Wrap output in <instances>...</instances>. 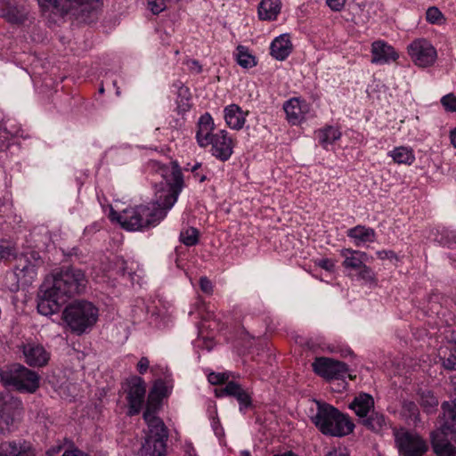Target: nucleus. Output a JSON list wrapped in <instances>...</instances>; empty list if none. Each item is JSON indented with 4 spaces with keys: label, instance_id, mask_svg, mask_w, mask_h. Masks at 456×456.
Masks as SVG:
<instances>
[{
    "label": "nucleus",
    "instance_id": "obj_5",
    "mask_svg": "<svg viewBox=\"0 0 456 456\" xmlns=\"http://www.w3.org/2000/svg\"><path fill=\"white\" fill-rule=\"evenodd\" d=\"M99 309L90 301L75 300L62 312V319L69 328L80 335L91 330L97 322Z\"/></svg>",
    "mask_w": 456,
    "mask_h": 456
},
{
    "label": "nucleus",
    "instance_id": "obj_24",
    "mask_svg": "<svg viewBox=\"0 0 456 456\" xmlns=\"http://www.w3.org/2000/svg\"><path fill=\"white\" fill-rule=\"evenodd\" d=\"M293 50L291 36L289 33L281 34L273 38L270 45V54L277 61L286 60Z\"/></svg>",
    "mask_w": 456,
    "mask_h": 456
},
{
    "label": "nucleus",
    "instance_id": "obj_41",
    "mask_svg": "<svg viewBox=\"0 0 456 456\" xmlns=\"http://www.w3.org/2000/svg\"><path fill=\"white\" fill-rule=\"evenodd\" d=\"M426 19L431 24L441 25L445 19L441 11L435 6L429 7L426 12Z\"/></svg>",
    "mask_w": 456,
    "mask_h": 456
},
{
    "label": "nucleus",
    "instance_id": "obj_35",
    "mask_svg": "<svg viewBox=\"0 0 456 456\" xmlns=\"http://www.w3.org/2000/svg\"><path fill=\"white\" fill-rule=\"evenodd\" d=\"M173 322V314L167 309L158 308L153 311L150 316V324L153 325L156 329H165L168 327Z\"/></svg>",
    "mask_w": 456,
    "mask_h": 456
},
{
    "label": "nucleus",
    "instance_id": "obj_29",
    "mask_svg": "<svg viewBox=\"0 0 456 456\" xmlns=\"http://www.w3.org/2000/svg\"><path fill=\"white\" fill-rule=\"evenodd\" d=\"M281 10V0H261L257 8V15L261 20L273 21L277 20Z\"/></svg>",
    "mask_w": 456,
    "mask_h": 456
},
{
    "label": "nucleus",
    "instance_id": "obj_57",
    "mask_svg": "<svg viewBox=\"0 0 456 456\" xmlns=\"http://www.w3.org/2000/svg\"><path fill=\"white\" fill-rule=\"evenodd\" d=\"M450 140L452 146L456 149V128L451 131Z\"/></svg>",
    "mask_w": 456,
    "mask_h": 456
},
{
    "label": "nucleus",
    "instance_id": "obj_44",
    "mask_svg": "<svg viewBox=\"0 0 456 456\" xmlns=\"http://www.w3.org/2000/svg\"><path fill=\"white\" fill-rule=\"evenodd\" d=\"M156 368V366H150V361L147 357H142L136 364V370L141 375H143L148 370H151V372L155 376L157 375Z\"/></svg>",
    "mask_w": 456,
    "mask_h": 456
},
{
    "label": "nucleus",
    "instance_id": "obj_26",
    "mask_svg": "<svg viewBox=\"0 0 456 456\" xmlns=\"http://www.w3.org/2000/svg\"><path fill=\"white\" fill-rule=\"evenodd\" d=\"M122 390L126 395V399H144L146 383L141 377L133 375L122 383Z\"/></svg>",
    "mask_w": 456,
    "mask_h": 456
},
{
    "label": "nucleus",
    "instance_id": "obj_3",
    "mask_svg": "<svg viewBox=\"0 0 456 456\" xmlns=\"http://www.w3.org/2000/svg\"><path fill=\"white\" fill-rule=\"evenodd\" d=\"M128 414L133 416L142 410V418L147 424L144 442L138 452L139 456H167L168 429L159 417L162 401H128Z\"/></svg>",
    "mask_w": 456,
    "mask_h": 456
},
{
    "label": "nucleus",
    "instance_id": "obj_22",
    "mask_svg": "<svg viewBox=\"0 0 456 456\" xmlns=\"http://www.w3.org/2000/svg\"><path fill=\"white\" fill-rule=\"evenodd\" d=\"M371 62L377 65L389 64L399 58L395 49L382 40H377L371 45Z\"/></svg>",
    "mask_w": 456,
    "mask_h": 456
},
{
    "label": "nucleus",
    "instance_id": "obj_13",
    "mask_svg": "<svg viewBox=\"0 0 456 456\" xmlns=\"http://www.w3.org/2000/svg\"><path fill=\"white\" fill-rule=\"evenodd\" d=\"M407 53L412 63L421 69L434 66L438 57L436 47L426 38H416L411 42Z\"/></svg>",
    "mask_w": 456,
    "mask_h": 456
},
{
    "label": "nucleus",
    "instance_id": "obj_50",
    "mask_svg": "<svg viewBox=\"0 0 456 456\" xmlns=\"http://www.w3.org/2000/svg\"><path fill=\"white\" fill-rule=\"evenodd\" d=\"M317 265L329 273H333L335 270V263L329 258H322L317 261Z\"/></svg>",
    "mask_w": 456,
    "mask_h": 456
},
{
    "label": "nucleus",
    "instance_id": "obj_36",
    "mask_svg": "<svg viewBox=\"0 0 456 456\" xmlns=\"http://www.w3.org/2000/svg\"><path fill=\"white\" fill-rule=\"evenodd\" d=\"M235 56L238 64L244 69H250L256 65L255 56H253L248 49L245 46H238L236 49Z\"/></svg>",
    "mask_w": 456,
    "mask_h": 456
},
{
    "label": "nucleus",
    "instance_id": "obj_20",
    "mask_svg": "<svg viewBox=\"0 0 456 456\" xmlns=\"http://www.w3.org/2000/svg\"><path fill=\"white\" fill-rule=\"evenodd\" d=\"M212 154L217 159L224 161L232 154L233 141L225 130H219L212 136Z\"/></svg>",
    "mask_w": 456,
    "mask_h": 456
},
{
    "label": "nucleus",
    "instance_id": "obj_40",
    "mask_svg": "<svg viewBox=\"0 0 456 456\" xmlns=\"http://www.w3.org/2000/svg\"><path fill=\"white\" fill-rule=\"evenodd\" d=\"M180 240L186 246H193L199 240L198 231L192 227L185 228L180 233Z\"/></svg>",
    "mask_w": 456,
    "mask_h": 456
},
{
    "label": "nucleus",
    "instance_id": "obj_23",
    "mask_svg": "<svg viewBox=\"0 0 456 456\" xmlns=\"http://www.w3.org/2000/svg\"><path fill=\"white\" fill-rule=\"evenodd\" d=\"M346 235L353 241L355 247H369L370 243L377 240V233L371 227L366 225H356L346 232Z\"/></svg>",
    "mask_w": 456,
    "mask_h": 456
},
{
    "label": "nucleus",
    "instance_id": "obj_34",
    "mask_svg": "<svg viewBox=\"0 0 456 456\" xmlns=\"http://www.w3.org/2000/svg\"><path fill=\"white\" fill-rule=\"evenodd\" d=\"M340 131L334 126H327L316 132V139L321 146L329 150L340 138Z\"/></svg>",
    "mask_w": 456,
    "mask_h": 456
},
{
    "label": "nucleus",
    "instance_id": "obj_64",
    "mask_svg": "<svg viewBox=\"0 0 456 456\" xmlns=\"http://www.w3.org/2000/svg\"><path fill=\"white\" fill-rule=\"evenodd\" d=\"M163 43H164V44H168L169 42H168V41H165V40H163Z\"/></svg>",
    "mask_w": 456,
    "mask_h": 456
},
{
    "label": "nucleus",
    "instance_id": "obj_11",
    "mask_svg": "<svg viewBox=\"0 0 456 456\" xmlns=\"http://www.w3.org/2000/svg\"><path fill=\"white\" fill-rule=\"evenodd\" d=\"M20 127L16 121L11 118L0 120V161L8 166V161H15L14 155L20 151L16 143L11 142L12 137L18 136Z\"/></svg>",
    "mask_w": 456,
    "mask_h": 456
},
{
    "label": "nucleus",
    "instance_id": "obj_58",
    "mask_svg": "<svg viewBox=\"0 0 456 456\" xmlns=\"http://www.w3.org/2000/svg\"><path fill=\"white\" fill-rule=\"evenodd\" d=\"M273 456H297V455L296 453H294L293 452L289 451V452H286L283 453L274 454Z\"/></svg>",
    "mask_w": 456,
    "mask_h": 456
},
{
    "label": "nucleus",
    "instance_id": "obj_17",
    "mask_svg": "<svg viewBox=\"0 0 456 456\" xmlns=\"http://www.w3.org/2000/svg\"><path fill=\"white\" fill-rule=\"evenodd\" d=\"M25 362L31 367H44L51 358V353L39 342L29 339L21 346Z\"/></svg>",
    "mask_w": 456,
    "mask_h": 456
},
{
    "label": "nucleus",
    "instance_id": "obj_14",
    "mask_svg": "<svg viewBox=\"0 0 456 456\" xmlns=\"http://www.w3.org/2000/svg\"><path fill=\"white\" fill-rule=\"evenodd\" d=\"M44 11L64 14L71 10H79L81 12L96 9L100 0H37Z\"/></svg>",
    "mask_w": 456,
    "mask_h": 456
},
{
    "label": "nucleus",
    "instance_id": "obj_37",
    "mask_svg": "<svg viewBox=\"0 0 456 456\" xmlns=\"http://www.w3.org/2000/svg\"><path fill=\"white\" fill-rule=\"evenodd\" d=\"M0 456H30V454L19 451L16 443L5 442L0 444Z\"/></svg>",
    "mask_w": 456,
    "mask_h": 456
},
{
    "label": "nucleus",
    "instance_id": "obj_21",
    "mask_svg": "<svg viewBox=\"0 0 456 456\" xmlns=\"http://www.w3.org/2000/svg\"><path fill=\"white\" fill-rule=\"evenodd\" d=\"M450 431L438 428L431 433V444L436 456H456V446L449 438Z\"/></svg>",
    "mask_w": 456,
    "mask_h": 456
},
{
    "label": "nucleus",
    "instance_id": "obj_47",
    "mask_svg": "<svg viewBox=\"0 0 456 456\" xmlns=\"http://www.w3.org/2000/svg\"><path fill=\"white\" fill-rule=\"evenodd\" d=\"M13 256V249L8 243H0V261L10 260Z\"/></svg>",
    "mask_w": 456,
    "mask_h": 456
},
{
    "label": "nucleus",
    "instance_id": "obj_30",
    "mask_svg": "<svg viewBox=\"0 0 456 456\" xmlns=\"http://www.w3.org/2000/svg\"><path fill=\"white\" fill-rule=\"evenodd\" d=\"M456 401H444L442 404V424L440 428L456 433Z\"/></svg>",
    "mask_w": 456,
    "mask_h": 456
},
{
    "label": "nucleus",
    "instance_id": "obj_56",
    "mask_svg": "<svg viewBox=\"0 0 456 456\" xmlns=\"http://www.w3.org/2000/svg\"><path fill=\"white\" fill-rule=\"evenodd\" d=\"M449 389L453 393V395L456 396V376L452 377L451 379V382L449 384Z\"/></svg>",
    "mask_w": 456,
    "mask_h": 456
},
{
    "label": "nucleus",
    "instance_id": "obj_61",
    "mask_svg": "<svg viewBox=\"0 0 456 456\" xmlns=\"http://www.w3.org/2000/svg\"><path fill=\"white\" fill-rule=\"evenodd\" d=\"M451 436H452V439H453V441L456 443V432L451 433Z\"/></svg>",
    "mask_w": 456,
    "mask_h": 456
},
{
    "label": "nucleus",
    "instance_id": "obj_31",
    "mask_svg": "<svg viewBox=\"0 0 456 456\" xmlns=\"http://www.w3.org/2000/svg\"><path fill=\"white\" fill-rule=\"evenodd\" d=\"M387 156L398 165L411 166L416 159L413 149L405 145L393 148L387 152Z\"/></svg>",
    "mask_w": 456,
    "mask_h": 456
},
{
    "label": "nucleus",
    "instance_id": "obj_15",
    "mask_svg": "<svg viewBox=\"0 0 456 456\" xmlns=\"http://www.w3.org/2000/svg\"><path fill=\"white\" fill-rule=\"evenodd\" d=\"M374 401H352L349 408L362 419V424L369 429L379 432L385 425V419L374 410Z\"/></svg>",
    "mask_w": 456,
    "mask_h": 456
},
{
    "label": "nucleus",
    "instance_id": "obj_9",
    "mask_svg": "<svg viewBox=\"0 0 456 456\" xmlns=\"http://www.w3.org/2000/svg\"><path fill=\"white\" fill-rule=\"evenodd\" d=\"M394 436L399 456H423L428 449L427 442L415 432L395 429Z\"/></svg>",
    "mask_w": 456,
    "mask_h": 456
},
{
    "label": "nucleus",
    "instance_id": "obj_54",
    "mask_svg": "<svg viewBox=\"0 0 456 456\" xmlns=\"http://www.w3.org/2000/svg\"><path fill=\"white\" fill-rule=\"evenodd\" d=\"M253 401H240V411H246L254 407Z\"/></svg>",
    "mask_w": 456,
    "mask_h": 456
},
{
    "label": "nucleus",
    "instance_id": "obj_42",
    "mask_svg": "<svg viewBox=\"0 0 456 456\" xmlns=\"http://www.w3.org/2000/svg\"><path fill=\"white\" fill-rule=\"evenodd\" d=\"M444 232V229L441 227L432 228L429 231V235L428 236V239L450 247L451 244L449 240L443 235Z\"/></svg>",
    "mask_w": 456,
    "mask_h": 456
},
{
    "label": "nucleus",
    "instance_id": "obj_33",
    "mask_svg": "<svg viewBox=\"0 0 456 456\" xmlns=\"http://www.w3.org/2000/svg\"><path fill=\"white\" fill-rule=\"evenodd\" d=\"M16 401H0V431L11 425L19 413Z\"/></svg>",
    "mask_w": 456,
    "mask_h": 456
},
{
    "label": "nucleus",
    "instance_id": "obj_53",
    "mask_svg": "<svg viewBox=\"0 0 456 456\" xmlns=\"http://www.w3.org/2000/svg\"><path fill=\"white\" fill-rule=\"evenodd\" d=\"M61 456H88V455L78 449H72V450L66 451Z\"/></svg>",
    "mask_w": 456,
    "mask_h": 456
},
{
    "label": "nucleus",
    "instance_id": "obj_19",
    "mask_svg": "<svg viewBox=\"0 0 456 456\" xmlns=\"http://www.w3.org/2000/svg\"><path fill=\"white\" fill-rule=\"evenodd\" d=\"M288 121L291 125H299L311 116L309 103L300 98H292L283 105Z\"/></svg>",
    "mask_w": 456,
    "mask_h": 456
},
{
    "label": "nucleus",
    "instance_id": "obj_48",
    "mask_svg": "<svg viewBox=\"0 0 456 456\" xmlns=\"http://www.w3.org/2000/svg\"><path fill=\"white\" fill-rule=\"evenodd\" d=\"M346 378H343L342 379H332L330 381V388L331 391L335 393H340L346 387Z\"/></svg>",
    "mask_w": 456,
    "mask_h": 456
},
{
    "label": "nucleus",
    "instance_id": "obj_27",
    "mask_svg": "<svg viewBox=\"0 0 456 456\" xmlns=\"http://www.w3.org/2000/svg\"><path fill=\"white\" fill-rule=\"evenodd\" d=\"M402 398L405 397H419L420 399H428L432 397L431 391L424 384L412 383L411 378L405 377L403 380Z\"/></svg>",
    "mask_w": 456,
    "mask_h": 456
},
{
    "label": "nucleus",
    "instance_id": "obj_25",
    "mask_svg": "<svg viewBox=\"0 0 456 456\" xmlns=\"http://www.w3.org/2000/svg\"><path fill=\"white\" fill-rule=\"evenodd\" d=\"M248 115V110H243L234 103L229 104L224 109V121L231 129L240 130L245 125Z\"/></svg>",
    "mask_w": 456,
    "mask_h": 456
},
{
    "label": "nucleus",
    "instance_id": "obj_6",
    "mask_svg": "<svg viewBox=\"0 0 456 456\" xmlns=\"http://www.w3.org/2000/svg\"><path fill=\"white\" fill-rule=\"evenodd\" d=\"M14 258L16 260L14 270L6 277V286L12 291L17 290L20 285L30 284L37 277L40 264L39 256L34 251L15 256Z\"/></svg>",
    "mask_w": 456,
    "mask_h": 456
},
{
    "label": "nucleus",
    "instance_id": "obj_38",
    "mask_svg": "<svg viewBox=\"0 0 456 456\" xmlns=\"http://www.w3.org/2000/svg\"><path fill=\"white\" fill-rule=\"evenodd\" d=\"M172 91H174L178 98H181L182 108L185 110L189 107L190 92L189 89L183 85L182 82L178 81L172 85Z\"/></svg>",
    "mask_w": 456,
    "mask_h": 456
},
{
    "label": "nucleus",
    "instance_id": "obj_18",
    "mask_svg": "<svg viewBox=\"0 0 456 456\" xmlns=\"http://www.w3.org/2000/svg\"><path fill=\"white\" fill-rule=\"evenodd\" d=\"M28 12L24 0H0V16L10 23H22Z\"/></svg>",
    "mask_w": 456,
    "mask_h": 456
},
{
    "label": "nucleus",
    "instance_id": "obj_51",
    "mask_svg": "<svg viewBox=\"0 0 456 456\" xmlns=\"http://www.w3.org/2000/svg\"><path fill=\"white\" fill-rule=\"evenodd\" d=\"M185 65H186V68L191 72V73H194V74H199L202 71V67L201 65L199 63V61H195V60H188L186 62H185Z\"/></svg>",
    "mask_w": 456,
    "mask_h": 456
},
{
    "label": "nucleus",
    "instance_id": "obj_7",
    "mask_svg": "<svg viewBox=\"0 0 456 456\" xmlns=\"http://www.w3.org/2000/svg\"><path fill=\"white\" fill-rule=\"evenodd\" d=\"M2 383L5 387L20 391L34 392L39 386L38 375L21 364H13L0 372Z\"/></svg>",
    "mask_w": 456,
    "mask_h": 456
},
{
    "label": "nucleus",
    "instance_id": "obj_32",
    "mask_svg": "<svg viewBox=\"0 0 456 456\" xmlns=\"http://www.w3.org/2000/svg\"><path fill=\"white\" fill-rule=\"evenodd\" d=\"M173 390V380L169 375L163 379H156L153 382L148 399H163L170 396Z\"/></svg>",
    "mask_w": 456,
    "mask_h": 456
},
{
    "label": "nucleus",
    "instance_id": "obj_2",
    "mask_svg": "<svg viewBox=\"0 0 456 456\" xmlns=\"http://www.w3.org/2000/svg\"><path fill=\"white\" fill-rule=\"evenodd\" d=\"M86 284V275L79 269L67 267L55 271L41 286L38 313L45 316L58 313L69 299L82 294Z\"/></svg>",
    "mask_w": 456,
    "mask_h": 456
},
{
    "label": "nucleus",
    "instance_id": "obj_46",
    "mask_svg": "<svg viewBox=\"0 0 456 456\" xmlns=\"http://www.w3.org/2000/svg\"><path fill=\"white\" fill-rule=\"evenodd\" d=\"M385 85L379 81L374 79L367 87V94L371 98H379V95H375V93L381 92L382 89H385Z\"/></svg>",
    "mask_w": 456,
    "mask_h": 456
},
{
    "label": "nucleus",
    "instance_id": "obj_59",
    "mask_svg": "<svg viewBox=\"0 0 456 456\" xmlns=\"http://www.w3.org/2000/svg\"><path fill=\"white\" fill-rule=\"evenodd\" d=\"M239 456H250V452L248 451H241Z\"/></svg>",
    "mask_w": 456,
    "mask_h": 456
},
{
    "label": "nucleus",
    "instance_id": "obj_62",
    "mask_svg": "<svg viewBox=\"0 0 456 456\" xmlns=\"http://www.w3.org/2000/svg\"><path fill=\"white\" fill-rule=\"evenodd\" d=\"M200 166V164H196L195 166H193V167H192V169H191V170H192V172H195V171L198 169V167H199Z\"/></svg>",
    "mask_w": 456,
    "mask_h": 456
},
{
    "label": "nucleus",
    "instance_id": "obj_39",
    "mask_svg": "<svg viewBox=\"0 0 456 456\" xmlns=\"http://www.w3.org/2000/svg\"><path fill=\"white\" fill-rule=\"evenodd\" d=\"M448 347H440L438 354L440 358L443 360V365L448 370H456V349L454 353H450L447 356Z\"/></svg>",
    "mask_w": 456,
    "mask_h": 456
},
{
    "label": "nucleus",
    "instance_id": "obj_63",
    "mask_svg": "<svg viewBox=\"0 0 456 456\" xmlns=\"http://www.w3.org/2000/svg\"><path fill=\"white\" fill-rule=\"evenodd\" d=\"M363 399L370 400V399H372V396L370 395H365V397Z\"/></svg>",
    "mask_w": 456,
    "mask_h": 456
},
{
    "label": "nucleus",
    "instance_id": "obj_4",
    "mask_svg": "<svg viewBox=\"0 0 456 456\" xmlns=\"http://www.w3.org/2000/svg\"><path fill=\"white\" fill-rule=\"evenodd\" d=\"M314 402L317 412L312 420L323 435L342 437L353 432L354 424L348 416L322 401Z\"/></svg>",
    "mask_w": 456,
    "mask_h": 456
},
{
    "label": "nucleus",
    "instance_id": "obj_28",
    "mask_svg": "<svg viewBox=\"0 0 456 456\" xmlns=\"http://www.w3.org/2000/svg\"><path fill=\"white\" fill-rule=\"evenodd\" d=\"M214 130V120L212 117L206 113L200 118L198 123L197 141L201 147H206L210 144L212 131Z\"/></svg>",
    "mask_w": 456,
    "mask_h": 456
},
{
    "label": "nucleus",
    "instance_id": "obj_1",
    "mask_svg": "<svg viewBox=\"0 0 456 456\" xmlns=\"http://www.w3.org/2000/svg\"><path fill=\"white\" fill-rule=\"evenodd\" d=\"M152 173L151 183L155 187L154 200L147 205L131 207L117 211L111 208L109 217L131 232L155 227L167 216L177 201L183 189V178L175 163L163 165L152 160L148 164Z\"/></svg>",
    "mask_w": 456,
    "mask_h": 456
},
{
    "label": "nucleus",
    "instance_id": "obj_43",
    "mask_svg": "<svg viewBox=\"0 0 456 456\" xmlns=\"http://www.w3.org/2000/svg\"><path fill=\"white\" fill-rule=\"evenodd\" d=\"M442 106L447 112L456 113V95L453 94H448L443 96L440 100Z\"/></svg>",
    "mask_w": 456,
    "mask_h": 456
},
{
    "label": "nucleus",
    "instance_id": "obj_55",
    "mask_svg": "<svg viewBox=\"0 0 456 456\" xmlns=\"http://www.w3.org/2000/svg\"><path fill=\"white\" fill-rule=\"evenodd\" d=\"M376 254H377V256L380 259L390 258L394 255V253L392 251H387V250L377 251Z\"/></svg>",
    "mask_w": 456,
    "mask_h": 456
},
{
    "label": "nucleus",
    "instance_id": "obj_45",
    "mask_svg": "<svg viewBox=\"0 0 456 456\" xmlns=\"http://www.w3.org/2000/svg\"><path fill=\"white\" fill-rule=\"evenodd\" d=\"M167 0H147L149 10L153 14H159L167 8Z\"/></svg>",
    "mask_w": 456,
    "mask_h": 456
},
{
    "label": "nucleus",
    "instance_id": "obj_52",
    "mask_svg": "<svg viewBox=\"0 0 456 456\" xmlns=\"http://www.w3.org/2000/svg\"><path fill=\"white\" fill-rule=\"evenodd\" d=\"M200 289L204 293H206V294L212 293V290H213L212 282L208 279H207L206 277H201L200 278Z\"/></svg>",
    "mask_w": 456,
    "mask_h": 456
},
{
    "label": "nucleus",
    "instance_id": "obj_49",
    "mask_svg": "<svg viewBox=\"0 0 456 456\" xmlns=\"http://www.w3.org/2000/svg\"><path fill=\"white\" fill-rule=\"evenodd\" d=\"M347 0H325L326 5L333 12H341Z\"/></svg>",
    "mask_w": 456,
    "mask_h": 456
},
{
    "label": "nucleus",
    "instance_id": "obj_12",
    "mask_svg": "<svg viewBox=\"0 0 456 456\" xmlns=\"http://www.w3.org/2000/svg\"><path fill=\"white\" fill-rule=\"evenodd\" d=\"M189 314L195 322L199 320L202 321V323H197L199 328V337L194 341V347L196 349H200L202 351L206 350L209 352L214 348L215 342L212 338L204 335V329L206 328L204 322L212 319L214 316L213 311L210 309V306L204 301L198 299L190 310Z\"/></svg>",
    "mask_w": 456,
    "mask_h": 456
},
{
    "label": "nucleus",
    "instance_id": "obj_16",
    "mask_svg": "<svg viewBox=\"0 0 456 456\" xmlns=\"http://www.w3.org/2000/svg\"><path fill=\"white\" fill-rule=\"evenodd\" d=\"M315 373L328 379H342L343 378L352 379L347 366L339 361L327 357L316 358L313 363Z\"/></svg>",
    "mask_w": 456,
    "mask_h": 456
},
{
    "label": "nucleus",
    "instance_id": "obj_8",
    "mask_svg": "<svg viewBox=\"0 0 456 456\" xmlns=\"http://www.w3.org/2000/svg\"><path fill=\"white\" fill-rule=\"evenodd\" d=\"M210 384L217 386L215 389L216 396H229L235 399H250L251 394L248 389L242 387L237 381L231 379L227 372L211 371L207 374Z\"/></svg>",
    "mask_w": 456,
    "mask_h": 456
},
{
    "label": "nucleus",
    "instance_id": "obj_60",
    "mask_svg": "<svg viewBox=\"0 0 456 456\" xmlns=\"http://www.w3.org/2000/svg\"><path fill=\"white\" fill-rule=\"evenodd\" d=\"M196 175L198 176V179L200 183H202L203 181H205L206 179V176L205 175H199L198 174H196Z\"/></svg>",
    "mask_w": 456,
    "mask_h": 456
},
{
    "label": "nucleus",
    "instance_id": "obj_10",
    "mask_svg": "<svg viewBox=\"0 0 456 456\" xmlns=\"http://www.w3.org/2000/svg\"><path fill=\"white\" fill-rule=\"evenodd\" d=\"M340 256L343 258L342 266L349 275H356L358 279L371 281L372 270L366 265L368 255L360 250L342 248Z\"/></svg>",
    "mask_w": 456,
    "mask_h": 456
}]
</instances>
